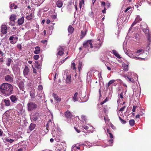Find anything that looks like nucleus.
<instances>
[{"label": "nucleus", "mask_w": 151, "mask_h": 151, "mask_svg": "<svg viewBox=\"0 0 151 151\" xmlns=\"http://www.w3.org/2000/svg\"><path fill=\"white\" fill-rule=\"evenodd\" d=\"M1 93L5 96H9L12 93L13 88L12 86L7 83L2 84L0 86Z\"/></svg>", "instance_id": "nucleus-1"}, {"label": "nucleus", "mask_w": 151, "mask_h": 151, "mask_svg": "<svg viewBox=\"0 0 151 151\" xmlns=\"http://www.w3.org/2000/svg\"><path fill=\"white\" fill-rule=\"evenodd\" d=\"M28 111H31L36 109L37 108V105L35 103L29 102L27 104Z\"/></svg>", "instance_id": "nucleus-2"}, {"label": "nucleus", "mask_w": 151, "mask_h": 151, "mask_svg": "<svg viewBox=\"0 0 151 151\" xmlns=\"http://www.w3.org/2000/svg\"><path fill=\"white\" fill-rule=\"evenodd\" d=\"M90 46L91 48H92L93 47L92 40H87L83 44V47L88 48Z\"/></svg>", "instance_id": "nucleus-3"}, {"label": "nucleus", "mask_w": 151, "mask_h": 151, "mask_svg": "<svg viewBox=\"0 0 151 151\" xmlns=\"http://www.w3.org/2000/svg\"><path fill=\"white\" fill-rule=\"evenodd\" d=\"M54 124L52 123L51 121L49 120L46 124V128L47 132H48L50 128H52L54 126Z\"/></svg>", "instance_id": "nucleus-4"}, {"label": "nucleus", "mask_w": 151, "mask_h": 151, "mask_svg": "<svg viewBox=\"0 0 151 151\" xmlns=\"http://www.w3.org/2000/svg\"><path fill=\"white\" fill-rule=\"evenodd\" d=\"M103 41V39H101L100 38H97L96 43L95 44V47L99 48L101 46L102 43Z\"/></svg>", "instance_id": "nucleus-5"}, {"label": "nucleus", "mask_w": 151, "mask_h": 151, "mask_svg": "<svg viewBox=\"0 0 151 151\" xmlns=\"http://www.w3.org/2000/svg\"><path fill=\"white\" fill-rule=\"evenodd\" d=\"M83 127L89 132H92L93 131V127L88 125H85Z\"/></svg>", "instance_id": "nucleus-6"}, {"label": "nucleus", "mask_w": 151, "mask_h": 151, "mask_svg": "<svg viewBox=\"0 0 151 151\" xmlns=\"http://www.w3.org/2000/svg\"><path fill=\"white\" fill-rule=\"evenodd\" d=\"M7 28L5 25H3L1 26V31L3 34H5L7 33Z\"/></svg>", "instance_id": "nucleus-7"}, {"label": "nucleus", "mask_w": 151, "mask_h": 151, "mask_svg": "<svg viewBox=\"0 0 151 151\" xmlns=\"http://www.w3.org/2000/svg\"><path fill=\"white\" fill-rule=\"evenodd\" d=\"M16 17V15L14 14H12L10 16V17L9 18V19L10 21L11 22H11V23H13V24H12V25H14V22H15V20L17 19Z\"/></svg>", "instance_id": "nucleus-8"}, {"label": "nucleus", "mask_w": 151, "mask_h": 151, "mask_svg": "<svg viewBox=\"0 0 151 151\" xmlns=\"http://www.w3.org/2000/svg\"><path fill=\"white\" fill-rule=\"evenodd\" d=\"M65 117L68 119H71L72 117V115L71 113L68 110L65 113Z\"/></svg>", "instance_id": "nucleus-9"}, {"label": "nucleus", "mask_w": 151, "mask_h": 151, "mask_svg": "<svg viewBox=\"0 0 151 151\" xmlns=\"http://www.w3.org/2000/svg\"><path fill=\"white\" fill-rule=\"evenodd\" d=\"M29 69L27 66L25 65V68L23 70V74L25 77L27 76L29 73Z\"/></svg>", "instance_id": "nucleus-10"}, {"label": "nucleus", "mask_w": 151, "mask_h": 151, "mask_svg": "<svg viewBox=\"0 0 151 151\" xmlns=\"http://www.w3.org/2000/svg\"><path fill=\"white\" fill-rule=\"evenodd\" d=\"M11 101L13 103H16L18 100V98L16 96L12 95L10 97Z\"/></svg>", "instance_id": "nucleus-11"}, {"label": "nucleus", "mask_w": 151, "mask_h": 151, "mask_svg": "<svg viewBox=\"0 0 151 151\" xmlns=\"http://www.w3.org/2000/svg\"><path fill=\"white\" fill-rule=\"evenodd\" d=\"M66 83H68V84H70L71 82V74H69L67 73L66 74Z\"/></svg>", "instance_id": "nucleus-12"}, {"label": "nucleus", "mask_w": 151, "mask_h": 151, "mask_svg": "<svg viewBox=\"0 0 151 151\" xmlns=\"http://www.w3.org/2000/svg\"><path fill=\"white\" fill-rule=\"evenodd\" d=\"M5 80L9 82H12L13 81V78L9 75H7L5 77Z\"/></svg>", "instance_id": "nucleus-13"}, {"label": "nucleus", "mask_w": 151, "mask_h": 151, "mask_svg": "<svg viewBox=\"0 0 151 151\" xmlns=\"http://www.w3.org/2000/svg\"><path fill=\"white\" fill-rule=\"evenodd\" d=\"M112 52L114 55L116 57L119 59L121 58V57L116 50H112Z\"/></svg>", "instance_id": "nucleus-14"}, {"label": "nucleus", "mask_w": 151, "mask_h": 151, "mask_svg": "<svg viewBox=\"0 0 151 151\" xmlns=\"http://www.w3.org/2000/svg\"><path fill=\"white\" fill-rule=\"evenodd\" d=\"M24 17H22L21 18L18 19L17 22L18 24L19 25H22L24 23Z\"/></svg>", "instance_id": "nucleus-15"}, {"label": "nucleus", "mask_w": 151, "mask_h": 151, "mask_svg": "<svg viewBox=\"0 0 151 151\" xmlns=\"http://www.w3.org/2000/svg\"><path fill=\"white\" fill-rule=\"evenodd\" d=\"M35 50L34 51V53L35 54H39L40 52V47L39 46H36L35 47Z\"/></svg>", "instance_id": "nucleus-16"}, {"label": "nucleus", "mask_w": 151, "mask_h": 151, "mask_svg": "<svg viewBox=\"0 0 151 151\" xmlns=\"http://www.w3.org/2000/svg\"><path fill=\"white\" fill-rule=\"evenodd\" d=\"M3 101L4 103L5 104V106H8L10 105V101L8 99H5Z\"/></svg>", "instance_id": "nucleus-17"}, {"label": "nucleus", "mask_w": 151, "mask_h": 151, "mask_svg": "<svg viewBox=\"0 0 151 151\" xmlns=\"http://www.w3.org/2000/svg\"><path fill=\"white\" fill-rule=\"evenodd\" d=\"M53 96L55 100L58 102H60L61 101V99L56 94L53 93Z\"/></svg>", "instance_id": "nucleus-18"}, {"label": "nucleus", "mask_w": 151, "mask_h": 151, "mask_svg": "<svg viewBox=\"0 0 151 151\" xmlns=\"http://www.w3.org/2000/svg\"><path fill=\"white\" fill-rule=\"evenodd\" d=\"M24 83L23 82L21 81L20 82H19V83L18 86L19 88L20 89V90L23 91L24 89Z\"/></svg>", "instance_id": "nucleus-19"}, {"label": "nucleus", "mask_w": 151, "mask_h": 151, "mask_svg": "<svg viewBox=\"0 0 151 151\" xmlns=\"http://www.w3.org/2000/svg\"><path fill=\"white\" fill-rule=\"evenodd\" d=\"M74 30V29L70 25L68 27V31L70 33H72L73 32Z\"/></svg>", "instance_id": "nucleus-20"}, {"label": "nucleus", "mask_w": 151, "mask_h": 151, "mask_svg": "<svg viewBox=\"0 0 151 151\" xmlns=\"http://www.w3.org/2000/svg\"><path fill=\"white\" fill-rule=\"evenodd\" d=\"M63 3L61 1H57L56 5L58 7L61 8L63 6Z\"/></svg>", "instance_id": "nucleus-21"}, {"label": "nucleus", "mask_w": 151, "mask_h": 151, "mask_svg": "<svg viewBox=\"0 0 151 151\" xmlns=\"http://www.w3.org/2000/svg\"><path fill=\"white\" fill-rule=\"evenodd\" d=\"M36 127V124H33V123H31L30 125V126L29 127V128L30 130L31 131H32L33 130L34 128H35Z\"/></svg>", "instance_id": "nucleus-22"}, {"label": "nucleus", "mask_w": 151, "mask_h": 151, "mask_svg": "<svg viewBox=\"0 0 151 151\" xmlns=\"http://www.w3.org/2000/svg\"><path fill=\"white\" fill-rule=\"evenodd\" d=\"M30 95L32 99H33L35 97V92L34 91H31L30 92Z\"/></svg>", "instance_id": "nucleus-23"}, {"label": "nucleus", "mask_w": 151, "mask_h": 151, "mask_svg": "<svg viewBox=\"0 0 151 151\" xmlns=\"http://www.w3.org/2000/svg\"><path fill=\"white\" fill-rule=\"evenodd\" d=\"M78 92H76L74 95V96L73 98V101L74 102L77 101H78Z\"/></svg>", "instance_id": "nucleus-24"}, {"label": "nucleus", "mask_w": 151, "mask_h": 151, "mask_svg": "<svg viewBox=\"0 0 151 151\" xmlns=\"http://www.w3.org/2000/svg\"><path fill=\"white\" fill-rule=\"evenodd\" d=\"M34 66L37 69H39L40 68V64L38 61H36L35 62L34 64Z\"/></svg>", "instance_id": "nucleus-25"}, {"label": "nucleus", "mask_w": 151, "mask_h": 151, "mask_svg": "<svg viewBox=\"0 0 151 151\" xmlns=\"http://www.w3.org/2000/svg\"><path fill=\"white\" fill-rule=\"evenodd\" d=\"M123 69L125 71H127L128 70V65L125 63H123L122 64Z\"/></svg>", "instance_id": "nucleus-26"}, {"label": "nucleus", "mask_w": 151, "mask_h": 151, "mask_svg": "<svg viewBox=\"0 0 151 151\" xmlns=\"http://www.w3.org/2000/svg\"><path fill=\"white\" fill-rule=\"evenodd\" d=\"M124 77L126 79L127 78L129 80V81L130 82H134V80L133 78L129 77V76H124Z\"/></svg>", "instance_id": "nucleus-27"}, {"label": "nucleus", "mask_w": 151, "mask_h": 151, "mask_svg": "<svg viewBox=\"0 0 151 151\" xmlns=\"http://www.w3.org/2000/svg\"><path fill=\"white\" fill-rule=\"evenodd\" d=\"M142 20V19L140 18V17L139 15H137V17L135 19V20L136 22L137 23L139 22Z\"/></svg>", "instance_id": "nucleus-28"}, {"label": "nucleus", "mask_w": 151, "mask_h": 151, "mask_svg": "<svg viewBox=\"0 0 151 151\" xmlns=\"http://www.w3.org/2000/svg\"><path fill=\"white\" fill-rule=\"evenodd\" d=\"M115 81V80H112L109 81L108 82L107 85L106 86L107 88H108L109 86L113 83H114Z\"/></svg>", "instance_id": "nucleus-29"}, {"label": "nucleus", "mask_w": 151, "mask_h": 151, "mask_svg": "<svg viewBox=\"0 0 151 151\" xmlns=\"http://www.w3.org/2000/svg\"><path fill=\"white\" fill-rule=\"evenodd\" d=\"M143 31L146 35H147L150 34L149 30L147 28L143 29Z\"/></svg>", "instance_id": "nucleus-30"}, {"label": "nucleus", "mask_w": 151, "mask_h": 151, "mask_svg": "<svg viewBox=\"0 0 151 151\" xmlns=\"http://www.w3.org/2000/svg\"><path fill=\"white\" fill-rule=\"evenodd\" d=\"M37 116L36 115H34L32 117L31 119L33 121H35L37 120Z\"/></svg>", "instance_id": "nucleus-31"}, {"label": "nucleus", "mask_w": 151, "mask_h": 151, "mask_svg": "<svg viewBox=\"0 0 151 151\" xmlns=\"http://www.w3.org/2000/svg\"><path fill=\"white\" fill-rule=\"evenodd\" d=\"M129 123L131 126H133L134 124L135 121L134 119H131L129 121Z\"/></svg>", "instance_id": "nucleus-32"}, {"label": "nucleus", "mask_w": 151, "mask_h": 151, "mask_svg": "<svg viewBox=\"0 0 151 151\" xmlns=\"http://www.w3.org/2000/svg\"><path fill=\"white\" fill-rule=\"evenodd\" d=\"M12 60L10 58H9L8 59L7 62L6 63V65L8 66H9L10 65L11 63Z\"/></svg>", "instance_id": "nucleus-33"}, {"label": "nucleus", "mask_w": 151, "mask_h": 151, "mask_svg": "<svg viewBox=\"0 0 151 151\" xmlns=\"http://www.w3.org/2000/svg\"><path fill=\"white\" fill-rule=\"evenodd\" d=\"M81 121L83 122L85 121L86 122V121L87 120L86 116L84 115H82L81 116Z\"/></svg>", "instance_id": "nucleus-34"}, {"label": "nucleus", "mask_w": 151, "mask_h": 151, "mask_svg": "<svg viewBox=\"0 0 151 151\" xmlns=\"http://www.w3.org/2000/svg\"><path fill=\"white\" fill-rule=\"evenodd\" d=\"M86 35V32H85V31L83 32L82 31H81V38H83Z\"/></svg>", "instance_id": "nucleus-35"}, {"label": "nucleus", "mask_w": 151, "mask_h": 151, "mask_svg": "<svg viewBox=\"0 0 151 151\" xmlns=\"http://www.w3.org/2000/svg\"><path fill=\"white\" fill-rule=\"evenodd\" d=\"M84 0H81L79 3V8L80 9H81L82 7V4H84Z\"/></svg>", "instance_id": "nucleus-36"}, {"label": "nucleus", "mask_w": 151, "mask_h": 151, "mask_svg": "<svg viewBox=\"0 0 151 151\" xmlns=\"http://www.w3.org/2000/svg\"><path fill=\"white\" fill-rule=\"evenodd\" d=\"M64 52L63 50H59L58 51V52L57 53V55L61 56L63 55V54H64Z\"/></svg>", "instance_id": "nucleus-37"}, {"label": "nucleus", "mask_w": 151, "mask_h": 151, "mask_svg": "<svg viewBox=\"0 0 151 151\" xmlns=\"http://www.w3.org/2000/svg\"><path fill=\"white\" fill-rule=\"evenodd\" d=\"M119 118L121 121V123L122 124H125L126 123V121L122 119L120 116H119Z\"/></svg>", "instance_id": "nucleus-38"}, {"label": "nucleus", "mask_w": 151, "mask_h": 151, "mask_svg": "<svg viewBox=\"0 0 151 151\" xmlns=\"http://www.w3.org/2000/svg\"><path fill=\"white\" fill-rule=\"evenodd\" d=\"M71 68L73 70H76V64L74 62H73L72 64V65L71 66Z\"/></svg>", "instance_id": "nucleus-39"}, {"label": "nucleus", "mask_w": 151, "mask_h": 151, "mask_svg": "<svg viewBox=\"0 0 151 151\" xmlns=\"http://www.w3.org/2000/svg\"><path fill=\"white\" fill-rule=\"evenodd\" d=\"M14 38V37L13 36H11L9 38V40L10 41V42L11 43H13V41H12Z\"/></svg>", "instance_id": "nucleus-40"}, {"label": "nucleus", "mask_w": 151, "mask_h": 151, "mask_svg": "<svg viewBox=\"0 0 151 151\" xmlns=\"http://www.w3.org/2000/svg\"><path fill=\"white\" fill-rule=\"evenodd\" d=\"M39 58V56L38 55H34L33 57L34 59L35 60H37Z\"/></svg>", "instance_id": "nucleus-41"}, {"label": "nucleus", "mask_w": 151, "mask_h": 151, "mask_svg": "<svg viewBox=\"0 0 151 151\" xmlns=\"http://www.w3.org/2000/svg\"><path fill=\"white\" fill-rule=\"evenodd\" d=\"M147 40H148L150 41V42L151 41V36L150 34H148L147 35Z\"/></svg>", "instance_id": "nucleus-42"}, {"label": "nucleus", "mask_w": 151, "mask_h": 151, "mask_svg": "<svg viewBox=\"0 0 151 151\" xmlns=\"http://www.w3.org/2000/svg\"><path fill=\"white\" fill-rule=\"evenodd\" d=\"M126 106H123V107L121 108L120 109V110H119V111H124V109L126 108Z\"/></svg>", "instance_id": "nucleus-43"}, {"label": "nucleus", "mask_w": 151, "mask_h": 151, "mask_svg": "<svg viewBox=\"0 0 151 151\" xmlns=\"http://www.w3.org/2000/svg\"><path fill=\"white\" fill-rule=\"evenodd\" d=\"M47 40H43L41 41V42L44 44L47 45Z\"/></svg>", "instance_id": "nucleus-44"}, {"label": "nucleus", "mask_w": 151, "mask_h": 151, "mask_svg": "<svg viewBox=\"0 0 151 151\" xmlns=\"http://www.w3.org/2000/svg\"><path fill=\"white\" fill-rule=\"evenodd\" d=\"M58 50H64V48L61 46H60L58 49Z\"/></svg>", "instance_id": "nucleus-45"}, {"label": "nucleus", "mask_w": 151, "mask_h": 151, "mask_svg": "<svg viewBox=\"0 0 151 151\" xmlns=\"http://www.w3.org/2000/svg\"><path fill=\"white\" fill-rule=\"evenodd\" d=\"M110 126L113 129H116L115 127L112 123L110 124Z\"/></svg>", "instance_id": "nucleus-46"}, {"label": "nucleus", "mask_w": 151, "mask_h": 151, "mask_svg": "<svg viewBox=\"0 0 151 151\" xmlns=\"http://www.w3.org/2000/svg\"><path fill=\"white\" fill-rule=\"evenodd\" d=\"M15 4L13 3L11 4L10 6V8L11 9H13V7H14V6H15Z\"/></svg>", "instance_id": "nucleus-47"}, {"label": "nucleus", "mask_w": 151, "mask_h": 151, "mask_svg": "<svg viewBox=\"0 0 151 151\" xmlns=\"http://www.w3.org/2000/svg\"><path fill=\"white\" fill-rule=\"evenodd\" d=\"M32 68L33 69V73H37V71L35 68L33 67V66L32 65Z\"/></svg>", "instance_id": "nucleus-48"}, {"label": "nucleus", "mask_w": 151, "mask_h": 151, "mask_svg": "<svg viewBox=\"0 0 151 151\" xmlns=\"http://www.w3.org/2000/svg\"><path fill=\"white\" fill-rule=\"evenodd\" d=\"M73 149H78L80 150V147L79 146L77 147L76 146H73Z\"/></svg>", "instance_id": "nucleus-49"}, {"label": "nucleus", "mask_w": 151, "mask_h": 151, "mask_svg": "<svg viewBox=\"0 0 151 151\" xmlns=\"http://www.w3.org/2000/svg\"><path fill=\"white\" fill-rule=\"evenodd\" d=\"M137 23L134 20V21L132 23V24L131 27H132L134 26L136 24H137Z\"/></svg>", "instance_id": "nucleus-50"}, {"label": "nucleus", "mask_w": 151, "mask_h": 151, "mask_svg": "<svg viewBox=\"0 0 151 151\" xmlns=\"http://www.w3.org/2000/svg\"><path fill=\"white\" fill-rule=\"evenodd\" d=\"M26 19L28 20H31L32 19V18L29 15L27 16L26 17Z\"/></svg>", "instance_id": "nucleus-51"}, {"label": "nucleus", "mask_w": 151, "mask_h": 151, "mask_svg": "<svg viewBox=\"0 0 151 151\" xmlns=\"http://www.w3.org/2000/svg\"><path fill=\"white\" fill-rule=\"evenodd\" d=\"M74 128L78 133H79L81 132L80 130L78 129L76 127H74Z\"/></svg>", "instance_id": "nucleus-52"}, {"label": "nucleus", "mask_w": 151, "mask_h": 151, "mask_svg": "<svg viewBox=\"0 0 151 151\" xmlns=\"http://www.w3.org/2000/svg\"><path fill=\"white\" fill-rule=\"evenodd\" d=\"M81 65H82L81 63H79V65H78V69L79 70H80L81 68Z\"/></svg>", "instance_id": "nucleus-53"}, {"label": "nucleus", "mask_w": 151, "mask_h": 151, "mask_svg": "<svg viewBox=\"0 0 151 151\" xmlns=\"http://www.w3.org/2000/svg\"><path fill=\"white\" fill-rule=\"evenodd\" d=\"M143 51V50H142V49H139V50H137L136 52V53H140V52H142V51Z\"/></svg>", "instance_id": "nucleus-54"}, {"label": "nucleus", "mask_w": 151, "mask_h": 151, "mask_svg": "<svg viewBox=\"0 0 151 151\" xmlns=\"http://www.w3.org/2000/svg\"><path fill=\"white\" fill-rule=\"evenodd\" d=\"M136 107H137L136 106H133V109H132V111L133 112H135V111Z\"/></svg>", "instance_id": "nucleus-55"}, {"label": "nucleus", "mask_w": 151, "mask_h": 151, "mask_svg": "<svg viewBox=\"0 0 151 151\" xmlns=\"http://www.w3.org/2000/svg\"><path fill=\"white\" fill-rule=\"evenodd\" d=\"M123 92H121L120 94V97L121 99L123 98Z\"/></svg>", "instance_id": "nucleus-56"}, {"label": "nucleus", "mask_w": 151, "mask_h": 151, "mask_svg": "<svg viewBox=\"0 0 151 151\" xmlns=\"http://www.w3.org/2000/svg\"><path fill=\"white\" fill-rule=\"evenodd\" d=\"M106 5V3L104 1H102L101 2V5L102 6H104Z\"/></svg>", "instance_id": "nucleus-57"}, {"label": "nucleus", "mask_w": 151, "mask_h": 151, "mask_svg": "<svg viewBox=\"0 0 151 151\" xmlns=\"http://www.w3.org/2000/svg\"><path fill=\"white\" fill-rule=\"evenodd\" d=\"M109 134L111 138L112 139L114 137V136L111 133H109Z\"/></svg>", "instance_id": "nucleus-58"}, {"label": "nucleus", "mask_w": 151, "mask_h": 151, "mask_svg": "<svg viewBox=\"0 0 151 151\" xmlns=\"http://www.w3.org/2000/svg\"><path fill=\"white\" fill-rule=\"evenodd\" d=\"M113 139H110L108 141V142L110 144H112L113 142Z\"/></svg>", "instance_id": "nucleus-59"}, {"label": "nucleus", "mask_w": 151, "mask_h": 151, "mask_svg": "<svg viewBox=\"0 0 151 151\" xmlns=\"http://www.w3.org/2000/svg\"><path fill=\"white\" fill-rule=\"evenodd\" d=\"M17 48H19L20 49H21L22 48L21 45L20 44H18L17 45Z\"/></svg>", "instance_id": "nucleus-60"}, {"label": "nucleus", "mask_w": 151, "mask_h": 151, "mask_svg": "<svg viewBox=\"0 0 151 151\" xmlns=\"http://www.w3.org/2000/svg\"><path fill=\"white\" fill-rule=\"evenodd\" d=\"M42 86L41 85H40L38 86V88L40 90H42Z\"/></svg>", "instance_id": "nucleus-61"}, {"label": "nucleus", "mask_w": 151, "mask_h": 151, "mask_svg": "<svg viewBox=\"0 0 151 151\" xmlns=\"http://www.w3.org/2000/svg\"><path fill=\"white\" fill-rule=\"evenodd\" d=\"M52 19H55L56 18V16L55 15H53L52 16Z\"/></svg>", "instance_id": "nucleus-62"}, {"label": "nucleus", "mask_w": 151, "mask_h": 151, "mask_svg": "<svg viewBox=\"0 0 151 151\" xmlns=\"http://www.w3.org/2000/svg\"><path fill=\"white\" fill-rule=\"evenodd\" d=\"M104 119L105 122H106V121H109V119L106 118L105 116H104Z\"/></svg>", "instance_id": "nucleus-63"}, {"label": "nucleus", "mask_w": 151, "mask_h": 151, "mask_svg": "<svg viewBox=\"0 0 151 151\" xmlns=\"http://www.w3.org/2000/svg\"><path fill=\"white\" fill-rule=\"evenodd\" d=\"M107 132L109 134V133H111V131L110 130H109V129H107Z\"/></svg>", "instance_id": "nucleus-64"}]
</instances>
